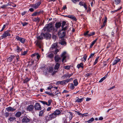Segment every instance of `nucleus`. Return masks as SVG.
Here are the masks:
<instances>
[{"instance_id": "obj_1", "label": "nucleus", "mask_w": 123, "mask_h": 123, "mask_svg": "<svg viewBox=\"0 0 123 123\" xmlns=\"http://www.w3.org/2000/svg\"><path fill=\"white\" fill-rule=\"evenodd\" d=\"M53 27L51 23H49L46 25L45 26L42 30L43 32L41 33L40 36H39L37 37L38 39L42 40L43 39V37L46 39H50L51 37V35L48 32L53 30Z\"/></svg>"}, {"instance_id": "obj_2", "label": "nucleus", "mask_w": 123, "mask_h": 123, "mask_svg": "<svg viewBox=\"0 0 123 123\" xmlns=\"http://www.w3.org/2000/svg\"><path fill=\"white\" fill-rule=\"evenodd\" d=\"M62 29L61 31H66L68 29L69 24L66 23V22L64 21H62Z\"/></svg>"}, {"instance_id": "obj_3", "label": "nucleus", "mask_w": 123, "mask_h": 123, "mask_svg": "<svg viewBox=\"0 0 123 123\" xmlns=\"http://www.w3.org/2000/svg\"><path fill=\"white\" fill-rule=\"evenodd\" d=\"M58 43V45L60 47L62 46L61 47L62 48L67 45V43L66 41V39L64 38H62Z\"/></svg>"}, {"instance_id": "obj_4", "label": "nucleus", "mask_w": 123, "mask_h": 123, "mask_svg": "<svg viewBox=\"0 0 123 123\" xmlns=\"http://www.w3.org/2000/svg\"><path fill=\"white\" fill-rule=\"evenodd\" d=\"M61 112L59 110H56L51 114L49 115V117L51 118H53L56 117L57 115L60 114Z\"/></svg>"}, {"instance_id": "obj_5", "label": "nucleus", "mask_w": 123, "mask_h": 123, "mask_svg": "<svg viewBox=\"0 0 123 123\" xmlns=\"http://www.w3.org/2000/svg\"><path fill=\"white\" fill-rule=\"evenodd\" d=\"M10 32L11 31L10 30H7L5 31L2 35L1 36L2 39L5 38L7 36H10L11 34L10 33Z\"/></svg>"}, {"instance_id": "obj_6", "label": "nucleus", "mask_w": 123, "mask_h": 123, "mask_svg": "<svg viewBox=\"0 0 123 123\" xmlns=\"http://www.w3.org/2000/svg\"><path fill=\"white\" fill-rule=\"evenodd\" d=\"M41 4V1H38L35 4H31L30 6L34 8L35 9L37 8Z\"/></svg>"}, {"instance_id": "obj_7", "label": "nucleus", "mask_w": 123, "mask_h": 123, "mask_svg": "<svg viewBox=\"0 0 123 123\" xmlns=\"http://www.w3.org/2000/svg\"><path fill=\"white\" fill-rule=\"evenodd\" d=\"M15 38L18 41H20L21 43L23 44H24L26 40L25 39L19 37L18 36H16Z\"/></svg>"}, {"instance_id": "obj_8", "label": "nucleus", "mask_w": 123, "mask_h": 123, "mask_svg": "<svg viewBox=\"0 0 123 123\" xmlns=\"http://www.w3.org/2000/svg\"><path fill=\"white\" fill-rule=\"evenodd\" d=\"M61 31L60 30L58 32V36L59 37L62 38H63L65 36L66 34V31Z\"/></svg>"}, {"instance_id": "obj_9", "label": "nucleus", "mask_w": 123, "mask_h": 123, "mask_svg": "<svg viewBox=\"0 0 123 123\" xmlns=\"http://www.w3.org/2000/svg\"><path fill=\"white\" fill-rule=\"evenodd\" d=\"M17 108V107H12L11 106H9L8 107H7L6 108V111H8L13 112L15 111Z\"/></svg>"}, {"instance_id": "obj_10", "label": "nucleus", "mask_w": 123, "mask_h": 123, "mask_svg": "<svg viewBox=\"0 0 123 123\" xmlns=\"http://www.w3.org/2000/svg\"><path fill=\"white\" fill-rule=\"evenodd\" d=\"M34 107L35 110H41V106L38 103H36L35 105L34 106Z\"/></svg>"}, {"instance_id": "obj_11", "label": "nucleus", "mask_w": 123, "mask_h": 123, "mask_svg": "<svg viewBox=\"0 0 123 123\" xmlns=\"http://www.w3.org/2000/svg\"><path fill=\"white\" fill-rule=\"evenodd\" d=\"M66 53V52L64 51L62 53L60 56L62 58V61L63 63L64 62V61L66 58V56L65 55Z\"/></svg>"}, {"instance_id": "obj_12", "label": "nucleus", "mask_w": 123, "mask_h": 123, "mask_svg": "<svg viewBox=\"0 0 123 123\" xmlns=\"http://www.w3.org/2000/svg\"><path fill=\"white\" fill-rule=\"evenodd\" d=\"M31 119L28 118L26 117H25L23 118L22 121L23 122L27 123L29 122Z\"/></svg>"}, {"instance_id": "obj_13", "label": "nucleus", "mask_w": 123, "mask_h": 123, "mask_svg": "<svg viewBox=\"0 0 123 123\" xmlns=\"http://www.w3.org/2000/svg\"><path fill=\"white\" fill-rule=\"evenodd\" d=\"M34 108V106L33 105H30L28 106L27 110L29 111H33Z\"/></svg>"}, {"instance_id": "obj_14", "label": "nucleus", "mask_w": 123, "mask_h": 123, "mask_svg": "<svg viewBox=\"0 0 123 123\" xmlns=\"http://www.w3.org/2000/svg\"><path fill=\"white\" fill-rule=\"evenodd\" d=\"M58 47V48H61V47H60L59 45H58V43H55L53 44L51 46V48L52 49H55Z\"/></svg>"}, {"instance_id": "obj_15", "label": "nucleus", "mask_w": 123, "mask_h": 123, "mask_svg": "<svg viewBox=\"0 0 123 123\" xmlns=\"http://www.w3.org/2000/svg\"><path fill=\"white\" fill-rule=\"evenodd\" d=\"M54 60L55 62H59L61 60V58L58 55H56L54 58Z\"/></svg>"}, {"instance_id": "obj_16", "label": "nucleus", "mask_w": 123, "mask_h": 123, "mask_svg": "<svg viewBox=\"0 0 123 123\" xmlns=\"http://www.w3.org/2000/svg\"><path fill=\"white\" fill-rule=\"evenodd\" d=\"M62 22H58L56 23L55 25V27L56 29L59 28L61 26L62 27Z\"/></svg>"}, {"instance_id": "obj_17", "label": "nucleus", "mask_w": 123, "mask_h": 123, "mask_svg": "<svg viewBox=\"0 0 123 123\" xmlns=\"http://www.w3.org/2000/svg\"><path fill=\"white\" fill-rule=\"evenodd\" d=\"M43 11H40L39 12L36 11L35 12L32 14L31 15L32 16H35L37 15H39L41 13H43Z\"/></svg>"}, {"instance_id": "obj_18", "label": "nucleus", "mask_w": 123, "mask_h": 123, "mask_svg": "<svg viewBox=\"0 0 123 123\" xmlns=\"http://www.w3.org/2000/svg\"><path fill=\"white\" fill-rule=\"evenodd\" d=\"M120 59H119L117 57L116 58V59L113 62L112 64V65L113 66L116 64L118 62H120Z\"/></svg>"}, {"instance_id": "obj_19", "label": "nucleus", "mask_w": 123, "mask_h": 123, "mask_svg": "<svg viewBox=\"0 0 123 123\" xmlns=\"http://www.w3.org/2000/svg\"><path fill=\"white\" fill-rule=\"evenodd\" d=\"M15 56L14 55H11L7 59V62H11L13 59L15 58Z\"/></svg>"}, {"instance_id": "obj_20", "label": "nucleus", "mask_w": 123, "mask_h": 123, "mask_svg": "<svg viewBox=\"0 0 123 123\" xmlns=\"http://www.w3.org/2000/svg\"><path fill=\"white\" fill-rule=\"evenodd\" d=\"M77 99L75 101V102L81 103L84 100V98H79L77 97Z\"/></svg>"}, {"instance_id": "obj_21", "label": "nucleus", "mask_w": 123, "mask_h": 123, "mask_svg": "<svg viewBox=\"0 0 123 123\" xmlns=\"http://www.w3.org/2000/svg\"><path fill=\"white\" fill-rule=\"evenodd\" d=\"M66 17H68L69 18L72 19L75 21L77 20V19L76 18H75L74 16L69 15L68 16H66Z\"/></svg>"}, {"instance_id": "obj_22", "label": "nucleus", "mask_w": 123, "mask_h": 123, "mask_svg": "<svg viewBox=\"0 0 123 123\" xmlns=\"http://www.w3.org/2000/svg\"><path fill=\"white\" fill-rule=\"evenodd\" d=\"M16 118L14 117H10L8 119V120L11 122H13L16 121Z\"/></svg>"}, {"instance_id": "obj_23", "label": "nucleus", "mask_w": 123, "mask_h": 123, "mask_svg": "<svg viewBox=\"0 0 123 123\" xmlns=\"http://www.w3.org/2000/svg\"><path fill=\"white\" fill-rule=\"evenodd\" d=\"M40 19L39 18L37 17V18H34L33 19V20L34 21L37 22L38 23L40 20Z\"/></svg>"}, {"instance_id": "obj_24", "label": "nucleus", "mask_w": 123, "mask_h": 123, "mask_svg": "<svg viewBox=\"0 0 123 123\" xmlns=\"http://www.w3.org/2000/svg\"><path fill=\"white\" fill-rule=\"evenodd\" d=\"M73 75V73H71V74H65L62 77H64V78H67V77H68L69 78H70V77L71 76Z\"/></svg>"}, {"instance_id": "obj_25", "label": "nucleus", "mask_w": 123, "mask_h": 123, "mask_svg": "<svg viewBox=\"0 0 123 123\" xmlns=\"http://www.w3.org/2000/svg\"><path fill=\"white\" fill-rule=\"evenodd\" d=\"M22 114V113L20 111H18L15 114V116L17 117H19Z\"/></svg>"}, {"instance_id": "obj_26", "label": "nucleus", "mask_w": 123, "mask_h": 123, "mask_svg": "<svg viewBox=\"0 0 123 123\" xmlns=\"http://www.w3.org/2000/svg\"><path fill=\"white\" fill-rule=\"evenodd\" d=\"M60 64L57 62L55 66L54 67L55 69H58L59 67Z\"/></svg>"}, {"instance_id": "obj_27", "label": "nucleus", "mask_w": 123, "mask_h": 123, "mask_svg": "<svg viewBox=\"0 0 123 123\" xmlns=\"http://www.w3.org/2000/svg\"><path fill=\"white\" fill-rule=\"evenodd\" d=\"M107 18L106 17L104 19V21L103 22V24L101 26V28H100V29H101L102 28H103L105 26L106 22H107Z\"/></svg>"}, {"instance_id": "obj_28", "label": "nucleus", "mask_w": 123, "mask_h": 123, "mask_svg": "<svg viewBox=\"0 0 123 123\" xmlns=\"http://www.w3.org/2000/svg\"><path fill=\"white\" fill-rule=\"evenodd\" d=\"M83 64L82 63H81L79 64H78L77 66V68L79 69V68L81 67L82 68H83Z\"/></svg>"}, {"instance_id": "obj_29", "label": "nucleus", "mask_w": 123, "mask_h": 123, "mask_svg": "<svg viewBox=\"0 0 123 123\" xmlns=\"http://www.w3.org/2000/svg\"><path fill=\"white\" fill-rule=\"evenodd\" d=\"M73 83H74V86H77L78 84L77 80L76 79H75Z\"/></svg>"}, {"instance_id": "obj_30", "label": "nucleus", "mask_w": 123, "mask_h": 123, "mask_svg": "<svg viewBox=\"0 0 123 123\" xmlns=\"http://www.w3.org/2000/svg\"><path fill=\"white\" fill-rule=\"evenodd\" d=\"M36 45L40 49L42 48V46L41 45V43L39 42H37L36 43Z\"/></svg>"}, {"instance_id": "obj_31", "label": "nucleus", "mask_w": 123, "mask_h": 123, "mask_svg": "<svg viewBox=\"0 0 123 123\" xmlns=\"http://www.w3.org/2000/svg\"><path fill=\"white\" fill-rule=\"evenodd\" d=\"M75 87L73 83H71L70 84V88L72 90H73L74 89Z\"/></svg>"}, {"instance_id": "obj_32", "label": "nucleus", "mask_w": 123, "mask_h": 123, "mask_svg": "<svg viewBox=\"0 0 123 123\" xmlns=\"http://www.w3.org/2000/svg\"><path fill=\"white\" fill-rule=\"evenodd\" d=\"M30 79H29L28 78H27L24 80L23 83H27L30 80Z\"/></svg>"}, {"instance_id": "obj_33", "label": "nucleus", "mask_w": 123, "mask_h": 123, "mask_svg": "<svg viewBox=\"0 0 123 123\" xmlns=\"http://www.w3.org/2000/svg\"><path fill=\"white\" fill-rule=\"evenodd\" d=\"M54 56V54L53 53H51L48 55H47V57L51 59Z\"/></svg>"}, {"instance_id": "obj_34", "label": "nucleus", "mask_w": 123, "mask_h": 123, "mask_svg": "<svg viewBox=\"0 0 123 123\" xmlns=\"http://www.w3.org/2000/svg\"><path fill=\"white\" fill-rule=\"evenodd\" d=\"M89 31H87L84 33V35L86 37H88V34H89Z\"/></svg>"}, {"instance_id": "obj_35", "label": "nucleus", "mask_w": 123, "mask_h": 123, "mask_svg": "<svg viewBox=\"0 0 123 123\" xmlns=\"http://www.w3.org/2000/svg\"><path fill=\"white\" fill-rule=\"evenodd\" d=\"M68 113H69V119L70 120H71L73 117V114L72 113L70 112H68Z\"/></svg>"}, {"instance_id": "obj_36", "label": "nucleus", "mask_w": 123, "mask_h": 123, "mask_svg": "<svg viewBox=\"0 0 123 123\" xmlns=\"http://www.w3.org/2000/svg\"><path fill=\"white\" fill-rule=\"evenodd\" d=\"M21 23L22 24L23 26H26L28 24V23L26 22H24V23H23L21 21Z\"/></svg>"}, {"instance_id": "obj_37", "label": "nucleus", "mask_w": 123, "mask_h": 123, "mask_svg": "<svg viewBox=\"0 0 123 123\" xmlns=\"http://www.w3.org/2000/svg\"><path fill=\"white\" fill-rule=\"evenodd\" d=\"M39 101L42 103L44 105H47V102L46 101H43V100H39Z\"/></svg>"}, {"instance_id": "obj_38", "label": "nucleus", "mask_w": 123, "mask_h": 123, "mask_svg": "<svg viewBox=\"0 0 123 123\" xmlns=\"http://www.w3.org/2000/svg\"><path fill=\"white\" fill-rule=\"evenodd\" d=\"M97 40V39H96L95 40L93 41L92 42V43L90 45V47H92L93 45L95 43V42H96Z\"/></svg>"}, {"instance_id": "obj_39", "label": "nucleus", "mask_w": 123, "mask_h": 123, "mask_svg": "<svg viewBox=\"0 0 123 123\" xmlns=\"http://www.w3.org/2000/svg\"><path fill=\"white\" fill-rule=\"evenodd\" d=\"M9 115V113L8 112H6L4 114V116L6 118L8 117Z\"/></svg>"}, {"instance_id": "obj_40", "label": "nucleus", "mask_w": 123, "mask_h": 123, "mask_svg": "<svg viewBox=\"0 0 123 123\" xmlns=\"http://www.w3.org/2000/svg\"><path fill=\"white\" fill-rule=\"evenodd\" d=\"M52 102V100L50 99L49 100L48 102V103H47V105L48 106H50V105Z\"/></svg>"}, {"instance_id": "obj_41", "label": "nucleus", "mask_w": 123, "mask_h": 123, "mask_svg": "<svg viewBox=\"0 0 123 123\" xmlns=\"http://www.w3.org/2000/svg\"><path fill=\"white\" fill-rule=\"evenodd\" d=\"M16 50L17 52H20L22 50V49H20L19 47L17 46L16 48Z\"/></svg>"}, {"instance_id": "obj_42", "label": "nucleus", "mask_w": 123, "mask_h": 123, "mask_svg": "<svg viewBox=\"0 0 123 123\" xmlns=\"http://www.w3.org/2000/svg\"><path fill=\"white\" fill-rule=\"evenodd\" d=\"M95 34V33L94 32H90V33L89 34H88V37H90L92 36H93Z\"/></svg>"}, {"instance_id": "obj_43", "label": "nucleus", "mask_w": 123, "mask_h": 123, "mask_svg": "<svg viewBox=\"0 0 123 123\" xmlns=\"http://www.w3.org/2000/svg\"><path fill=\"white\" fill-rule=\"evenodd\" d=\"M94 120V119L93 118H92L90 119L87 121H86V122H87L88 123H91Z\"/></svg>"}, {"instance_id": "obj_44", "label": "nucleus", "mask_w": 123, "mask_h": 123, "mask_svg": "<svg viewBox=\"0 0 123 123\" xmlns=\"http://www.w3.org/2000/svg\"><path fill=\"white\" fill-rule=\"evenodd\" d=\"M99 57V56H98L96 59L94 63V65H95L97 63Z\"/></svg>"}, {"instance_id": "obj_45", "label": "nucleus", "mask_w": 123, "mask_h": 123, "mask_svg": "<svg viewBox=\"0 0 123 123\" xmlns=\"http://www.w3.org/2000/svg\"><path fill=\"white\" fill-rule=\"evenodd\" d=\"M120 0H115V3L116 5L120 3Z\"/></svg>"}, {"instance_id": "obj_46", "label": "nucleus", "mask_w": 123, "mask_h": 123, "mask_svg": "<svg viewBox=\"0 0 123 123\" xmlns=\"http://www.w3.org/2000/svg\"><path fill=\"white\" fill-rule=\"evenodd\" d=\"M107 77V76H106V75H105V76L104 77L102 78H101V79H100V82L103 81V80H104L105 79H106Z\"/></svg>"}, {"instance_id": "obj_47", "label": "nucleus", "mask_w": 123, "mask_h": 123, "mask_svg": "<svg viewBox=\"0 0 123 123\" xmlns=\"http://www.w3.org/2000/svg\"><path fill=\"white\" fill-rule=\"evenodd\" d=\"M85 3L83 2L80 1L79 3V5L80 6H83Z\"/></svg>"}, {"instance_id": "obj_48", "label": "nucleus", "mask_w": 123, "mask_h": 123, "mask_svg": "<svg viewBox=\"0 0 123 123\" xmlns=\"http://www.w3.org/2000/svg\"><path fill=\"white\" fill-rule=\"evenodd\" d=\"M43 111L42 110L40 111L39 114V116H42L43 114Z\"/></svg>"}, {"instance_id": "obj_49", "label": "nucleus", "mask_w": 123, "mask_h": 123, "mask_svg": "<svg viewBox=\"0 0 123 123\" xmlns=\"http://www.w3.org/2000/svg\"><path fill=\"white\" fill-rule=\"evenodd\" d=\"M59 50L58 49H55V51H54V54H55L56 55L57 52H59Z\"/></svg>"}, {"instance_id": "obj_50", "label": "nucleus", "mask_w": 123, "mask_h": 123, "mask_svg": "<svg viewBox=\"0 0 123 123\" xmlns=\"http://www.w3.org/2000/svg\"><path fill=\"white\" fill-rule=\"evenodd\" d=\"M87 56V55L86 54H85L83 56V58L84 59V62H85L86 61Z\"/></svg>"}, {"instance_id": "obj_51", "label": "nucleus", "mask_w": 123, "mask_h": 123, "mask_svg": "<svg viewBox=\"0 0 123 123\" xmlns=\"http://www.w3.org/2000/svg\"><path fill=\"white\" fill-rule=\"evenodd\" d=\"M64 68L65 69L68 70L70 68V67L69 66L67 65L65 66Z\"/></svg>"}, {"instance_id": "obj_52", "label": "nucleus", "mask_w": 123, "mask_h": 123, "mask_svg": "<svg viewBox=\"0 0 123 123\" xmlns=\"http://www.w3.org/2000/svg\"><path fill=\"white\" fill-rule=\"evenodd\" d=\"M94 53H92L90 55L89 58L88 59V60L90 58H92L93 56L94 55Z\"/></svg>"}, {"instance_id": "obj_53", "label": "nucleus", "mask_w": 123, "mask_h": 123, "mask_svg": "<svg viewBox=\"0 0 123 123\" xmlns=\"http://www.w3.org/2000/svg\"><path fill=\"white\" fill-rule=\"evenodd\" d=\"M27 51H24L22 53L21 55H26L27 53Z\"/></svg>"}, {"instance_id": "obj_54", "label": "nucleus", "mask_w": 123, "mask_h": 123, "mask_svg": "<svg viewBox=\"0 0 123 123\" xmlns=\"http://www.w3.org/2000/svg\"><path fill=\"white\" fill-rule=\"evenodd\" d=\"M75 112H76V113L77 115H78L81 116H82V113L78 111H75Z\"/></svg>"}, {"instance_id": "obj_55", "label": "nucleus", "mask_w": 123, "mask_h": 123, "mask_svg": "<svg viewBox=\"0 0 123 123\" xmlns=\"http://www.w3.org/2000/svg\"><path fill=\"white\" fill-rule=\"evenodd\" d=\"M7 6V5H4L2 6L1 7V8L2 9H4V8H5L6 6Z\"/></svg>"}, {"instance_id": "obj_56", "label": "nucleus", "mask_w": 123, "mask_h": 123, "mask_svg": "<svg viewBox=\"0 0 123 123\" xmlns=\"http://www.w3.org/2000/svg\"><path fill=\"white\" fill-rule=\"evenodd\" d=\"M92 74L91 73H87L85 75V77H87L90 75H91Z\"/></svg>"}, {"instance_id": "obj_57", "label": "nucleus", "mask_w": 123, "mask_h": 123, "mask_svg": "<svg viewBox=\"0 0 123 123\" xmlns=\"http://www.w3.org/2000/svg\"><path fill=\"white\" fill-rule=\"evenodd\" d=\"M60 82H61V84L62 85H63L64 84H65V81H64V80H63L62 81H61Z\"/></svg>"}, {"instance_id": "obj_58", "label": "nucleus", "mask_w": 123, "mask_h": 123, "mask_svg": "<svg viewBox=\"0 0 123 123\" xmlns=\"http://www.w3.org/2000/svg\"><path fill=\"white\" fill-rule=\"evenodd\" d=\"M64 81H65V84H66V83H68V82H69L70 80H68V79L64 80Z\"/></svg>"}, {"instance_id": "obj_59", "label": "nucleus", "mask_w": 123, "mask_h": 123, "mask_svg": "<svg viewBox=\"0 0 123 123\" xmlns=\"http://www.w3.org/2000/svg\"><path fill=\"white\" fill-rule=\"evenodd\" d=\"M5 27H6V25H3V26L2 28L1 29V30L0 31H2L4 30V29L5 28Z\"/></svg>"}, {"instance_id": "obj_60", "label": "nucleus", "mask_w": 123, "mask_h": 123, "mask_svg": "<svg viewBox=\"0 0 123 123\" xmlns=\"http://www.w3.org/2000/svg\"><path fill=\"white\" fill-rule=\"evenodd\" d=\"M83 6L84 8H85V10H87V6L85 3L84 5H83Z\"/></svg>"}, {"instance_id": "obj_61", "label": "nucleus", "mask_w": 123, "mask_h": 123, "mask_svg": "<svg viewBox=\"0 0 123 123\" xmlns=\"http://www.w3.org/2000/svg\"><path fill=\"white\" fill-rule=\"evenodd\" d=\"M54 69L52 68H51L49 69V71L50 73H51L53 71Z\"/></svg>"}, {"instance_id": "obj_62", "label": "nucleus", "mask_w": 123, "mask_h": 123, "mask_svg": "<svg viewBox=\"0 0 123 123\" xmlns=\"http://www.w3.org/2000/svg\"><path fill=\"white\" fill-rule=\"evenodd\" d=\"M74 3H75L77 1H79V0H71Z\"/></svg>"}, {"instance_id": "obj_63", "label": "nucleus", "mask_w": 123, "mask_h": 123, "mask_svg": "<svg viewBox=\"0 0 123 123\" xmlns=\"http://www.w3.org/2000/svg\"><path fill=\"white\" fill-rule=\"evenodd\" d=\"M36 54V55L37 56V59H39V58H40V56L38 54Z\"/></svg>"}, {"instance_id": "obj_64", "label": "nucleus", "mask_w": 123, "mask_h": 123, "mask_svg": "<svg viewBox=\"0 0 123 123\" xmlns=\"http://www.w3.org/2000/svg\"><path fill=\"white\" fill-rule=\"evenodd\" d=\"M29 10L31 12H33L34 11V9L32 8H31L29 9Z\"/></svg>"}]
</instances>
